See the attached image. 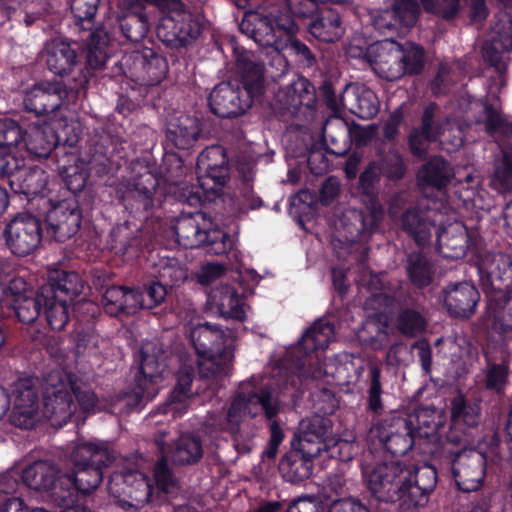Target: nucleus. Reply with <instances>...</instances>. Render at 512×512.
Segmentation results:
<instances>
[{"label":"nucleus","instance_id":"f257e3e1","mask_svg":"<svg viewBox=\"0 0 512 512\" xmlns=\"http://www.w3.org/2000/svg\"><path fill=\"white\" fill-rule=\"evenodd\" d=\"M248 384H242L240 391L234 396L224 421H218L214 414L207 417L205 428L228 432L233 439V445L239 453H247L252 449L251 435L242 428L244 418H255L263 413L271 421L270 440L273 445H280L284 438L283 431L275 418L281 411V401L275 389L263 386L252 390Z\"/></svg>","mask_w":512,"mask_h":512},{"label":"nucleus","instance_id":"f03ea898","mask_svg":"<svg viewBox=\"0 0 512 512\" xmlns=\"http://www.w3.org/2000/svg\"><path fill=\"white\" fill-rule=\"evenodd\" d=\"M74 470L64 474L60 482L61 492H57V505H71L74 502V488L89 494L98 488L103 480V469L116 459L115 452L104 443L79 442L71 454Z\"/></svg>","mask_w":512,"mask_h":512},{"label":"nucleus","instance_id":"7ed1b4c3","mask_svg":"<svg viewBox=\"0 0 512 512\" xmlns=\"http://www.w3.org/2000/svg\"><path fill=\"white\" fill-rule=\"evenodd\" d=\"M190 339L198 355L201 379L219 381L228 376L234 359V339L231 334L209 322L190 331Z\"/></svg>","mask_w":512,"mask_h":512},{"label":"nucleus","instance_id":"20e7f679","mask_svg":"<svg viewBox=\"0 0 512 512\" xmlns=\"http://www.w3.org/2000/svg\"><path fill=\"white\" fill-rule=\"evenodd\" d=\"M384 209L377 199L369 200L365 209L349 208L334 221L332 245L335 249L349 250L355 247V259L364 263L367 258V242L379 228Z\"/></svg>","mask_w":512,"mask_h":512},{"label":"nucleus","instance_id":"39448f33","mask_svg":"<svg viewBox=\"0 0 512 512\" xmlns=\"http://www.w3.org/2000/svg\"><path fill=\"white\" fill-rule=\"evenodd\" d=\"M276 4L262 10L248 11L239 23V30L261 46L285 49V39L295 35L298 25Z\"/></svg>","mask_w":512,"mask_h":512},{"label":"nucleus","instance_id":"423d86ee","mask_svg":"<svg viewBox=\"0 0 512 512\" xmlns=\"http://www.w3.org/2000/svg\"><path fill=\"white\" fill-rule=\"evenodd\" d=\"M177 242L185 248L203 247L213 255L225 254L231 247L228 235L212 223L203 212L182 214L173 226Z\"/></svg>","mask_w":512,"mask_h":512},{"label":"nucleus","instance_id":"0eeeda50","mask_svg":"<svg viewBox=\"0 0 512 512\" xmlns=\"http://www.w3.org/2000/svg\"><path fill=\"white\" fill-rule=\"evenodd\" d=\"M163 15L157 25V36L166 46L183 48L192 44L200 35V22L180 0H167L160 8Z\"/></svg>","mask_w":512,"mask_h":512},{"label":"nucleus","instance_id":"6e6552de","mask_svg":"<svg viewBox=\"0 0 512 512\" xmlns=\"http://www.w3.org/2000/svg\"><path fill=\"white\" fill-rule=\"evenodd\" d=\"M411 472L407 465L398 461L376 465L367 477V488L370 493V504L373 501L393 504L400 502L405 509L407 485Z\"/></svg>","mask_w":512,"mask_h":512},{"label":"nucleus","instance_id":"1a4fd4ad","mask_svg":"<svg viewBox=\"0 0 512 512\" xmlns=\"http://www.w3.org/2000/svg\"><path fill=\"white\" fill-rule=\"evenodd\" d=\"M140 355V375L135 378L136 388L132 395H126L120 401L124 403L127 411L138 408L142 400H149L154 396L153 384L165 367V351L157 340L145 341L141 346Z\"/></svg>","mask_w":512,"mask_h":512},{"label":"nucleus","instance_id":"9d476101","mask_svg":"<svg viewBox=\"0 0 512 512\" xmlns=\"http://www.w3.org/2000/svg\"><path fill=\"white\" fill-rule=\"evenodd\" d=\"M458 106L464 114L467 125L477 126L495 141L512 136V124L498 107L487 100L463 95L458 100Z\"/></svg>","mask_w":512,"mask_h":512},{"label":"nucleus","instance_id":"9b49d317","mask_svg":"<svg viewBox=\"0 0 512 512\" xmlns=\"http://www.w3.org/2000/svg\"><path fill=\"white\" fill-rule=\"evenodd\" d=\"M444 462L451 467L452 475L459 490L477 491L486 474V457L474 448L444 450Z\"/></svg>","mask_w":512,"mask_h":512},{"label":"nucleus","instance_id":"f8f14e48","mask_svg":"<svg viewBox=\"0 0 512 512\" xmlns=\"http://www.w3.org/2000/svg\"><path fill=\"white\" fill-rule=\"evenodd\" d=\"M43 414L54 427H62L76 411L67 383L60 371H51L44 378Z\"/></svg>","mask_w":512,"mask_h":512},{"label":"nucleus","instance_id":"ddd939ff","mask_svg":"<svg viewBox=\"0 0 512 512\" xmlns=\"http://www.w3.org/2000/svg\"><path fill=\"white\" fill-rule=\"evenodd\" d=\"M3 236L12 254L19 257L30 255L42 241V222L29 213L17 214L5 226Z\"/></svg>","mask_w":512,"mask_h":512},{"label":"nucleus","instance_id":"4468645a","mask_svg":"<svg viewBox=\"0 0 512 512\" xmlns=\"http://www.w3.org/2000/svg\"><path fill=\"white\" fill-rule=\"evenodd\" d=\"M166 431H159L154 442L161 454L176 466H192L198 464L203 456L205 445L201 436L195 432H183L176 439L165 443Z\"/></svg>","mask_w":512,"mask_h":512},{"label":"nucleus","instance_id":"2eb2a0df","mask_svg":"<svg viewBox=\"0 0 512 512\" xmlns=\"http://www.w3.org/2000/svg\"><path fill=\"white\" fill-rule=\"evenodd\" d=\"M394 302V297L377 292L371 293L363 303V308L372 313L367 316L360 331V337L369 342L374 349H381L388 342V324L384 312L392 307Z\"/></svg>","mask_w":512,"mask_h":512},{"label":"nucleus","instance_id":"dca6fc26","mask_svg":"<svg viewBox=\"0 0 512 512\" xmlns=\"http://www.w3.org/2000/svg\"><path fill=\"white\" fill-rule=\"evenodd\" d=\"M125 66L132 81L147 87L158 85L168 73L166 58L148 47L127 56Z\"/></svg>","mask_w":512,"mask_h":512},{"label":"nucleus","instance_id":"f3484780","mask_svg":"<svg viewBox=\"0 0 512 512\" xmlns=\"http://www.w3.org/2000/svg\"><path fill=\"white\" fill-rule=\"evenodd\" d=\"M111 496L133 507H142L150 502L152 486L147 477L139 471L114 472L108 481Z\"/></svg>","mask_w":512,"mask_h":512},{"label":"nucleus","instance_id":"a211bd4d","mask_svg":"<svg viewBox=\"0 0 512 512\" xmlns=\"http://www.w3.org/2000/svg\"><path fill=\"white\" fill-rule=\"evenodd\" d=\"M480 285L486 293L512 291V258L502 253L488 252L479 262Z\"/></svg>","mask_w":512,"mask_h":512},{"label":"nucleus","instance_id":"6ab92c4d","mask_svg":"<svg viewBox=\"0 0 512 512\" xmlns=\"http://www.w3.org/2000/svg\"><path fill=\"white\" fill-rule=\"evenodd\" d=\"M250 92L242 90L239 85L230 82L218 84L208 98L209 107L221 118L237 117L246 112L252 105Z\"/></svg>","mask_w":512,"mask_h":512},{"label":"nucleus","instance_id":"aec40b11","mask_svg":"<svg viewBox=\"0 0 512 512\" xmlns=\"http://www.w3.org/2000/svg\"><path fill=\"white\" fill-rule=\"evenodd\" d=\"M374 71L388 81L405 75L402 66L401 44L395 41L376 42L369 45L363 55Z\"/></svg>","mask_w":512,"mask_h":512},{"label":"nucleus","instance_id":"412c9836","mask_svg":"<svg viewBox=\"0 0 512 512\" xmlns=\"http://www.w3.org/2000/svg\"><path fill=\"white\" fill-rule=\"evenodd\" d=\"M330 432L331 421L315 415L300 422L298 433L292 440L291 446L308 457L316 458L327 449L326 439Z\"/></svg>","mask_w":512,"mask_h":512},{"label":"nucleus","instance_id":"4be33fe9","mask_svg":"<svg viewBox=\"0 0 512 512\" xmlns=\"http://www.w3.org/2000/svg\"><path fill=\"white\" fill-rule=\"evenodd\" d=\"M82 212L75 198L57 203L47 215L48 234L58 242H64L80 229Z\"/></svg>","mask_w":512,"mask_h":512},{"label":"nucleus","instance_id":"5701e85b","mask_svg":"<svg viewBox=\"0 0 512 512\" xmlns=\"http://www.w3.org/2000/svg\"><path fill=\"white\" fill-rule=\"evenodd\" d=\"M204 137L200 118L181 114L168 119L165 128L167 145L179 149H192Z\"/></svg>","mask_w":512,"mask_h":512},{"label":"nucleus","instance_id":"b1692460","mask_svg":"<svg viewBox=\"0 0 512 512\" xmlns=\"http://www.w3.org/2000/svg\"><path fill=\"white\" fill-rule=\"evenodd\" d=\"M377 438L393 456H404L414 446L415 435L404 417H393L376 428Z\"/></svg>","mask_w":512,"mask_h":512},{"label":"nucleus","instance_id":"393cba45","mask_svg":"<svg viewBox=\"0 0 512 512\" xmlns=\"http://www.w3.org/2000/svg\"><path fill=\"white\" fill-rule=\"evenodd\" d=\"M64 474L51 461H36L22 471L23 482L31 489L49 492L56 503V493L61 492L60 482Z\"/></svg>","mask_w":512,"mask_h":512},{"label":"nucleus","instance_id":"a878e982","mask_svg":"<svg viewBox=\"0 0 512 512\" xmlns=\"http://www.w3.org/2000/svg\"><path fill=\"white\" fill-rule=\"evenodd\" d=\"M65 95L66 91L61 83L44 82L27 91L23 103L27 111L45 115L56 111Z\"/></svg>","mask_w":512,"mask_h":512},{"label":"nucleus","instance_id":"bb28decb","mask_svg":"<svg viewBox=\"0 0 512 512\" xmlns=\"http://www.w3.org/2000/svg\"><path fill=\"white\" fill-rule=\"evenodd\" d=\"M207 305L226 319H245V301L243 295L229 285H221L211 289Z\"/></svg>","mask_w":512,"mask_h":512},{"label":"nucleus","instance_id":"cd10ccee","mask_svg":"<svg viewBox=\"0 0 512 512\" xmlns=\"http://www.w3.org/2000/svg\"><path fill=\"white\" fill-rule=\"evenodd\" d=\"M444 304L449 313L455 317L469 318L475 313L479 301V292L467 282L448 286L443 290Z\"/></svg>","mask_w":512,"mask_h":512},{"label":"nucleus","instance_id":"c85d7f7f","mask_svg":"<svg viewBox=\"0 0 512 512\" xmlns=\"http://www.w3.org/2000/svg\"><path fill=\"white\" fill-rule=\"evenodd\" d=\"M411 479L407 485V500L405 509L411 510L422 506L427 501V495L432 492L437 483V473L432 466L419 468L408 466Z\"/></svg>","mask_w":512,"mask_h":512},{"label":"nucleus","instance_id":"c756f323","mask_svg":"<svg viewBox=\"0 0 512 512\" xmlns=\"http://www.w3.org/2000/svg\"><path fill=\"white\" fill-rule=\"evenodd\" d=\"M83 289L84 283L78 273L54 270L49 273L48 283L42 286V296L46 299L58 297L73 302Z\"/></svg>","mask_w":512,"mask_h":512},{"label":"nucleus","instance_id":"7c9ffc66","mask_svg":"<svg viewBox=\"0 0 512 512\" xmlns=\"http://www.w3.org/2000/svg\"><path fill=\"white\" fill-rule=\"evenodd\" d=\"M470 246L466 226L455 221L443 227L437 234V249L445 258H463Z\"/></svg>","mask_w":512,"mask_h":512},{"label":"nucleus","instance_id":"2f4dec72","mask_svg":"<svg viewBox=\"0 0 512 512\" xmlns=\"http://www.w3.org/2000/svg\"><path fill=\"white\" fill-rule=\"evenodd\" d=\"M307 31L318 41L337 42L344 34L340 13L335 9L322 7L307 24Z\"/></svg>","mask_w":512,"mask_h":512},{"label":"nucleus","instance_id":"473e14b6","mask_svg":"<svg viewBox=\"0 0 512 512\" xmlns=\"http://www.w3.org/2000/svg\"><path fill=\"white\" fill-rule=\"evenodd\" d=\"M342 100L351 113L365 120L374 118L380 107L376 94L365 86L347 85Z\"/></svg>","mask_w":512,"mask_h":512},{"label":"nucleus","instance_id":"72a5a7b5","mask_svg":"<svg viewBox=\"0 0 512 512\" xmlns=\"http://www.w3.org/2000/svg\"><path fill=\"white\" fill-rule=\"evenodd\" d=\"M197 167L218 186H223L229 177L226 151L220 145L206 147L198 155Z\"/></svg>","mask_w":512,"mask_h":512},{"label":"nucleus","instance_id":"f704fd0d","mask_svg":"<svg viewBox=\"0 0 512 512\" xmlns=\"http://www.w3.org/2000/svg\"><path fill=\"white\" fill-rule=\"evenodd\" d=\"M322 138L328 153L343 156L350 150L352 131L343 118L331 116L323 125Z\"/></svg>","mask_w":512,"mask_h":512},{"label":"nucleus","instance_id":"c9c22d12","mask_svg":"<svg viewBox=\"0 0 512 512\" xmlns=\"http://www.w3.org/2000/svg\"><path fill=\"white\" fill-rule=\"evenodd\" d=\"M278 98L284 108L296 112L301 107L314 109L317 94L314 85L307 78L298 77L278 95Z\"/></svg>","mask_w":512,"mask_h":512},{"label":"nucleus","instance_id":"e433bc0d","mask_svg":"<svg viewBox=\"0 0 512 512\" xmlns=\"http://www.w3.org/2000/svg\"><path fill=\"white\" fill-rule=\"evenodd\" d=\"M43 57L48 70L60 77L69 74L77 64L76 50L69 43L62 41L47 44Z\"/></svg>","mask_w":512,"mask_h":512},{"label":"nucleus","instance_id":"4c0bfd02","mask_svg":"<svg viewBox=\"0 0 512 512\" xmlns=\"http://www.w3.org/2000/svg\"><path fill=\"white\" fill-rule=\"evenodd\" d=\"M486 317L496 333L512 332V290L489 298Z\"/></svg>","mask_w":512,"mask_h":512},{"label":"nucleus","instance_id":"58836bf2","mask_svg":"<svg viewBox=\"0 0 512 512\" xmlns=\"http://www.w3.org/2000/svg\"><path fill=\"white\" fill-rule=\"evenodd\" d=\"M400 226L419 246L429 243L435 228L427 213L416 207L408 208L402 213Z\"/></svg>","mask_w":512,"mask_h":512},{"label":"nucleus","instance_id":"ea45409f","mask_svg":"<svg viewBox=\"0 0 512 512\" xmlns=\"http://www.w3.org/2000/svg\"><path fill=\"white\" fill-rule=\"evenodd\" d=\"M512 50V33L510 28L499 32L491 40L486 41L482 46V55L495 71L502 78L507 69L506 54Z\"/></svg>","mask_w":512,"mask_h":512},{"label":"nucleus","instance_id":"a19ab883","mask_svg":"<svg viewBox=\"0 0 512 512\" xmlns=\"http://www.w3.org/2000/svg\"><path fill=\"white\" fill-rule=\"evenodd\" d=\"M237 68L242 76V90L250 92L252 99L260 96L264 88L265 66L252 54L244 53L237 58Z\"/></svg>","mask_w":512,"mask_h":512},{"label":"nucleus","instance_id":"79ce46f5","mask_svg":"<svg viewBox=\"0 0 512 512\" xmlns=\"http://www.w3.org/2000/svg\"><path fill=\"white\" fill-rule=\"evenodd\" d=\"M415 437L430 438L436 436L444 425V417L434 408H419L414 413L404 417Z\"/></svg>","mask_w":512,"mask_h":512},{"label":"nucleus","instance_id":"37998d69","mask_svg":"<svg viewBox=\"0 0 512 512\" xmlns=\"http://www.w3.org/2000/svg\"><path fill=\"white\" fill-rule=\"evenodd\" d=\"M314 457L293 449L280 461L279 470L282 476L291 483L302 482L312 475Z\"/></svg>","mask_w":512,"mask_h":512},{"label":"nucleus","instance_id":"c03bdc74","mask_svg":"<svg viewBox=\"0 0 512 512\" xmlns=\"http://www.w3.org/2000/svg\"><path fill=\"white\" fill-rule=\"evenodd\" d=\"M453 176L454 171L449 162L442 157H433L419 170L418 181L423 187L441 189L448 185Z\"/></svg>","mask_w":512,"mask_h":512},{"label":"nucleus","instance_id":"a18cd8bd","mask_svg":"<svg viewBox=\"0 0 512 512\" xmlns=\"http://www.w3.org/2000/svg\"><path fill=\"white\" fill-rule=\"evenodd\" d=\"M57 143L58 137L50 125H34L27 133L26 147L35 157L47 158Z\"/></svg>","mask_w":512,"mask_h":512},{"label":"nucleus","instance_id":"49530a36","mask_svg":"<svg viewBox=\"0 0 512 512\" xmlns=\"http://www.w3.org/2000/svg\"><path fill=\"white\" fill-rule=\"evenodd\" d=\"M19 175L11 181V189L14 192L25 195H39L44 192L48 183V176L42 168L33 167L28 169L24 165Z\"/></svg>","mask_w":512,"mask_h":512},{"label":"nucleus","instance_id":"de8ad7c7","mask_svg":"<svg viewBox=\"0 0 512 512\" xmlns=\"http://www.w3.org/2000/svg\"><path fill=\"white\" fill-rule=\"evenodd\" d=\"M118 22L122 34L132 42L144 39L150 28L148 16L143 11H123L118 15Z\"/></svg>","mask_w":512,"mask_h":512},{"label":"nucleus","instance_id":"09e8293b","mask_svg":"<svg viewBox=\"0 0 512 512\" xmlns=\"http://www.w3.org/2000/svg\"><path fill=\"white\" fill-rule=\"evenodd\" d=\"M158 184V178L147 168L134 179L131 194L139 203L138 208H142L143 211H149L153 208Z\"/></svg>","mask_w":512,"mask_h":512},{"label":"nucleus","instance_id":"8fccbe9b","mask_svg":"<svg viewBox=\"0 0 512 512\" xmlns=\"http://www.w3.org/2000/svg\"><path fill=\"white\" fill-rule=\"evenodd\" d=\"M109 35L103 28L91 32L86 49L87 67L93 70L102 69L108 59L107 48Z\"/></svg>","mask_w":512,"mask_h":512},{"label":"nucleus","instance_id":"3c124183","mask_svg":"<svg viewBox=\"0 0 512 512\" xmlns=\"http://www.w3.org/2000/svg\"><path fill=\"white\" fill-rule=\"evenodd\" d=\"M406 270L413 285L418 288L429 286L435 270L428 258L420 252H412L407 256Z\"/></svg>","mask_w":512,"mask_h":512},{"label":"nucleus","instance_id":"603ef678","mask_svg":"<svg viewBox=\"0 0 512 512\" xmlns=\"http://www.w3.org/2000/svg\"><path fill=\"white\" fill-rule=\"evenodd\" d=\"M45 297L42 296V287L39 291H29V296L16 298L12 307L19 321L30 324L33 323L41 314Z\"/></svg>","mask_w":512,"mask_h":512},{"label":"nucleus","instance_id":"864d4df0","mask_svg":"<svg viewBox=\"0 0 512 512\" xmlns=\"http://www.w3.org/2000/svg\"><path fill=\"white\" fill-rule=\"evenodd\" d=\"M451 420L455 426L474 428L480 422V407L477 403L467 401L463 395H458L451 402Z\"/></svg>","mask_w":512,"mask_h":512},{"label":"nucleus","instance_id":"5fc2aeb1","mask_svg":"<svg viewBox=\"0 0 512 512\" xmlns=\"http://www.w3.org/2000/svg\"><path fill=\"white\" fill-rule=\"evenodd\" d=\"M428 321L422 311L416 308H403L396 318L398 331L407 337H416L427 328Z\"/></svg>","mask_w":512,"mask_h":512},{"label":"nucleus","instance_id":"6e6d98bb","mask_svg":"<svg viewBox=\"0 0 512 512\" xmlns=\"http://www.w3.org/2000/svg\"><path fill=\"white\" fill-rule=\"evenodd\" d=\"M333 327L329 323L315 322L302 336L299 344L305 351H314L328 347L333 338Z\"/></svg>","mask_w":512,"mask_h":512},{"label":"nucleus","instance_id":"4d7b16f0","mask_svg":"<svg viewBox=\"0 0 512 512\" xmlns=\"http://www.w3.org/2000/svg\"><path fill=\"white\" fill-rule=\"evenodd\" d=\"M374 163L377 164L380 173L390 181H398L405 176L406 165L402 155L395 148L379 153V159Z\"/></svg>","mask_w":512,"mask_h":512},{"label":"nucleus","instance_id":"13d9d810","mask_svg":"<svg viewBox=\"0 0 512 512\" xmlns=\"http://www.w3.org/2000/svg\"><path fill=\"white\" fill-rule=\"evenodd\" d=\"M284 41L285 48L290 49L291 55L301 69L314 71L318 68L317 55L307 44L295 35H288Z\"/></svg>","mask_w":512,"mask_h":512},{"label":"nucleus","instance_id":"bf43d9fd","mask_svg":"<svg viewBox=\"0 0 512 512\" xmlns=\"http://www.w3.org/2000/svg\"><path fill=\"white\" fill-rule=\"evenodd\" d=\"M71 303L58 297L45 299L43 311L52 330L60 331L66 326L69 320L68 306Z\"/></svg>","mask_w":512,"mask_h":512},{"label":"nucleus","instance_id":"052dcab7","mask_svg":"<svg viewBox=\"0 0 512 512\" xmlns=\"http://www.w3.org/2000/svg\"><path fill=\"white\" fill-rule=\"evenodd\" d=\"M493 181L499 190L512 191V148H503L495 158Z\"/></svg>","mask_w":512,"mask_h":512},{"label":"nucleus","instance_id":"680f3d73","mask_svg":"<svg viewBox=\"0 0 512 512\" xmlns=\"http://www.w3.org/2000/svg\"><path fill=\"white\" fill-rule=\"evenodd\" d=\"M71 158L73 164L63 163L60 166V171L67 188L75 194L84 189L88 179V173L83 168L82 160H80L76 155H71Z\"/></svg>","mask_w":512,"mask_h":512},{"label":"nucleus","instance_id":"e2e57ef3","mask_svg":"<svg viewBox=\"0 0 512 512\" xmlns=\"http://www.w3.org/2000/svg\"><path fill=\"white\" fill-rule=\"evenodd\" d=\"M14 406L39 409L37 381L32 378L19 379L14 383Z\"/></svg>","mask_w":512,"mask_h":512},{"label":"nucleus","instance_id":"0e129e2a","mask_svg":"<svg viewBox=\"0 0 512 512\" xmlns=\"http://www.w3.org/2000/svg\"><path fill=\"white\" fill-rule=\"evenodd\" d=\"M276 5L279 8H282L285 15L292 21H295V18L308 19L311 21V19L322 8L319 7L316 0H285L284 3Z\"/></svg>","mask_w":512,"mask_h":512},{"label":"nucleus","instance_id":"69168bd1","mask_svg":"<svg viewBox=\"0 0 512 512\" xmlns=\"http://www.w3.org/2000/svg\"><path fill=\"white\" fill-rule=\"evenodd\" d=\"M390 7L401 28L413 27L421 12L418 0H393Z\"/></svg>","mask_w":512,"mask_h":512},{"label":"nucleus","instance_id":"338daca9","mask_svg":"<svg viewBox=\"0 0 512 512\" xmlns=\"http://www.w3.org/2000/svg\"><path fill=\"white\" fill-rule=\"evenodd\" d=\"M401 56L405 75H417L422 72L425 63V51L421 46L413 43L401 45Z\"/></svg>","mask_w":512,"mask_h":512},{"label":"nucleus","instance_id":"774afa93","mask_svg":"<svg viewBox=\"0 0 512 512\" xmlns=\"http://www.w3.org/2000/svg\"><path fill=\"white\" fill-rule=\"evenodd\" d=\"M158 277L166 288L178 286L186 280L187 269L176 259H166L160 263Z\"/></svg>","mask_w":512,"mask_h":512}]
</instances>
